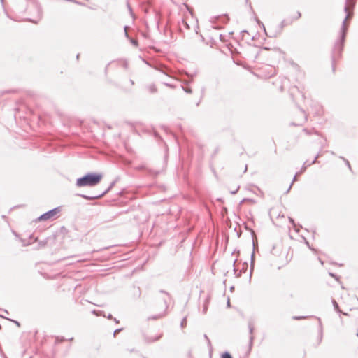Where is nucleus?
Segmentation results:
<instances>
[{
	"label": "nucleus",
	"mask_w": 358,
	"mask_h": 358,
	"mask_svg": "<svg viewBox=\"0 0 358 358\" xmlns=\"http://www.w3.org/2000/svg\"><path fill=\"white\" fill-rule=\"evenodd\" d=\"M103 174L101 173H90L83 177L77 179L78 187H94L100 183L103 179Z\"/></svg>",
	"instance_id": "obj_1"
},
{
	"label": "nucleus",
	"mask_w": 358,
	"mask_h": 358,
	"mask_svg": "<svg viewBox=\"0 0 358 358\" xmlns=\"http://www.w3.org/2000/svg\"><path fill=\"white\" fill-rule=\"evenodd\" d=\"M345 12L347 13V15L343 22L342 27L341 29V39L339 41H338L335 44V47H334L335 50H337L338 52H340L342 50L343 43L345 40L346 31L348 29L346 21L348 20V19L351 17V15H352L350 13V12L349 11V6L348 5H346L345 6Z\"/></svg>",
	"instance_id": "obj_2"
},
{
	"label": "nucleus",
	"mask_w": 358,
	"mask_h": 358,
	"mask_svg": "<svg viewBox=\"0 0 358 358\" xmlns=\"http://www.w3.org/2000/svg\"><path fill=\"white\" fill-rule=\"evenodd\" d=\"M59 212V208H55L53 210H51L43 215H42L41 217H39L38 220L40 221H45L50 219H52L55 217Z\"/></svg>",
	"instance_id": "obj_3"
},
{
	"label": "nucleus",
	"mask_w": 358,
	"mask_h": 358,
	"mask_svg": "<svg viewBox=\"0 0 358 358\" xmlns=\"http://www.w3.org/2000/svg\"><path fill=\"white\" fill-rule=\"evenodd\" d=\"M280 91L282 92L284 90L285 86L289 84V80L287 78H283L280 80Z\"/></svg>",
	"instance_id": "obj_4"
},
{
	"label": "nucleus",
	"mask_w": 358,
	"mask_h": 358,
	"mask_svg": "<svg viewBox=\"0 0 358 358\" xmlns=\"http://www.w3.org/2000/svg\"><path fill=\"white\" fill-rule=\"evenodd\" d=\"M300 115H301V119L296 123L297 124H301L302 122H304L306 120V113L304 111H300Z\"/></svg>",
	"instance_id": "obj_5"
},
{
	"label": "nucleus",
	"mask_w": 358,
	"mask_h": 358,
	"mask_svg": "<svg viewBox=\"0 0 358 358\" xmlns=\"http://www.w3.org/2000/svg\"><path fill=\"white\" fill-rule=\"evenodd\" d=\"M148 90L150 93H155L157 92V87L155 85L152 84L148 86Z\"/></svg>",
	"instance_id": "obj_6"
},
{
	"label": "nucleus",
	"mask_w": 358,
	"mask_h": 358,
	"mask_svg": "<svg viewBox=\"0 0 358 358\" xmlns=\"http://www.w3.org/2000/svg\"><path fill=\"white\" fill-rule=\"evenodd\" d=\"M221 358H232L231 355L228 352H225L224 354L222 355V357Z\"/></svg>",
	"instance_id": "obj_7"
},
{
	"label": "nucleus",
	"mask_w": 358,
	"mask_h": 358,
	"mask_svg": "<svg viewBox=\"0 0 358 358\" xmlns=\"http://www.w3.org/2000/svg\"><path fill=\"white\" fill-rule=\"evenodd\" d=\"M183 90H185V92H186L187 93H192V90L190 88H188V87H182Z\"/></svg>",
	"instance_id": "obj_8"
},
{
	"label": "nucleus",
	"mask_w": 358,
	"mask_h": 358,
	"mask_svg": "<svg viewBox=\"0 0 358 358\" xmlns=\"http://www.w3.org/2000/svg\"><path fill=\"white\" fill-rule=\"evenodd\" d=\"M164 84L166 86H168V87H171V88H173V87H175L174 85H171V84H170V83H166V82H164Z\"/></svg>",
	"instance_id": "obj_9"
},
{
	"label": "nucleus",
	"mask_w": 358,
	"mask_h": 358,
	"mask_svg": "<svg viewBox=\"0 0 358 358\" xmlns=\"http://www.w3.org/2000/svg\"><path fill=\"white\" fill-rule=\"evenodd\" d=\"M294 69H296V70H297V71H298V70H299V66H298V65H297V64H294L292 63V71H293Z\"/></svg>",
	"instance_id": "obj_10"
},
{
	"label": "nucleus",
	"mask_w": 358,
	"mask_h": 358,
	"mask_svg": "<svg viewBox=\"0 0 358 358\" xmlns=\"http://www.w3.org/2000/svg\"><path fill=\"white\" fill-rule=\"evenodd\" d=\"M127 8H128V10H129V13H131V15H132V9L129 3H127Z\"/></svg>",
	"instance_id": "obj_11"
},
{
	"label": "nucleus",
	"mask_w": 358,
	"mask_h": 358,
	"mask_svg": "<svg viewBox=\"0 0 358 358\" xmlns=\"http://www.w3.org/2000/svg\"><path fill=\"white\" fill-rule=\"evenodd\" d=\"M127 26H125V27H124V30H125V34H126V36H127Z\"/></svg>",
	"instance_id": "obj_12"
},
{
	"label": "nucleus",
	"mask_w": 358,
	"mask_h": 358,
	"mask_svg": "<svg viewBox=\"0 0 358 358\" xmlns=\"http://www.w3.org/2000/svg\"><path fill=\"white\" fill-rule=\"evenodd\" d=\"M300 16H301V14H300V13H297V16H296V18H299V17H300Z\"/></svg>",
	"instance_id": "obj_13"
},
{
	"label": "nucleus",
	"mask_w": 358,
	"mask_h": 358,
	"mask_svg": "<svg viewBox=\"0 0 358 358\" xmlns=\"http://www.w3.org/2000/svg\"><path fill=\"white\" fill-rule=\"evenodd\" d=\"M130 82H131V85H134V81L133 80H131Z\"/></svg>",
	"instance_id": "obj_14"
},
{
	"label": "nucleus",
	"mask_w": 358,
	"mask_h": 358,
	"mask_svg": "<svg viewBox=\"0 0 358 358\" xmlns=\"http://www.w3.org/2000/svg\"><path fill=\"white\" fill-rule=\"evenodd\" d=\"M163 73H164V75H166V76H168V74H166V73L163 72Z\"/></svg>",
	"instance_id": "obj_15"
},
{
	"label": "nucleus",
	"mask_w": 358,
	"mask_h": 358,
	"mask_svg": "<svg viewBox=\"0 0 358 358\" xmlns=\"http://www.w3.org/2000/svg\"><path fill=\"white\" fill-rule=\"evenodd\" d=\"M163 73H164V75H166V76H168V74H166V73L163 72Z\"/></svg>",
	"instance_id": "obj_16"
},
{
	"label": "nucleus",
	"mask_w": 358,
	"mask_h": 358,
	"mask_svg": "<svg viewBox=\"0 0 358 358\" xmlns=\"http://www.w3.org/2000/svg\"><path fill=\"white\" fill-rule=\"evenodd\" d=\"M0 1H1V2L2 3H3V0H0Z\"/></svg>",
	"instance_id": "obj_17"
},
{
	"label": "nucleus",
	"mask_w": 358,
	"mask_h": 358,
	"mask_svg": "<svg viewBox=\"0 0 358 358\" xmlns=\"http://www.w3.org/2000/svg\"><path fill=\"white\" fill-rule=\"evenodd\" d=\"M357 336H358V333H357Z\"/></svg>",
	"instance_id": "obj_18"
}]
</instances>
